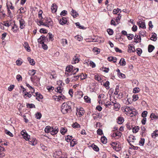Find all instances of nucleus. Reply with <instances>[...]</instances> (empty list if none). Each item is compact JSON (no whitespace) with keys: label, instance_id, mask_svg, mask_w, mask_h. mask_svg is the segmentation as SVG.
<instances>
[{"label":"nucleus","instance_id":"nucleus-1","mask_svg":"<svg viewBox=\"0 0 158 158\" xmlns=\"http://www.w3.org/2000/svg\"><path fill=\"white\" fill-rule=\"evenodd\" d=\"M73 103L71 102H68L63 103L61 106V110L63 114L70 113L72 111V106L74 105Z\"/></svg>","mask_w":158,"mask_h":158},{"label":"nucleus","instance_id":"nucleus-2","mask_svg":"<svg viewBox=\"0 0 158 158\" xmlns=\"http://www.w3.org/2000/svg\"><path fill=\"white\" fill-rule=\"evenodd\" d=\"M48 41V38L44 35H41L38 39V42L40 44H42L44 43L45 42H46Z\"/></svg>","mask_w":158,"mask_h":158},{"label":"nucleus","instance_id":"nucleus-3","mask_svg":"<svg viewBox=\"0 0 158 158\" xmlns=\"http://www.w3.org/2000/svg\"><path fill=\"white\" fill-rule=\"evenodd\" d=\"M46 22H44L45 26L49 27H50L52 28L53 26V23L51 19L47 18L45 20Z\"/></svg>","mask_w":158,"mask_h":158},{"label":"nucleus","instance_id":"nucleus-4","mask_svg":"<svg viewBox=\"0 0 158 158\" xmlns=\"http://www.w3.org/2000/svg\"><path fill=\"white\" fill-rule=\"evenodd\" d=\"M76 111V115L78 116L79 117H81L85 113L84 109L81 107L80 108H77Z\"/></svg>","mask_w":158,"mask_h":158},{"label":"nucleus","instance_id":"nucleus-5","mask_svg":"<svg viewBox=\"0 0 158 158\" xmlns=\"http://www.w3.org/2000/svg\"><path fill=\"white\" fill-rule=\"evenodd\" d=\"M21 134L23 135V138L26 140H29V139L31 140L30 138V135H28L25 130H22L21 132Z\"/></svg>","mask_w":158,"mask_h":158},{"label":"nucleus","instance_id":"nucleus-6","mask_svg":"<svg viewBox=\"0 0 158 158\" xmlns=\"http://www.w3.org/2000/svg\"><path fill=\"white\" fill-rule=\"evenodd\" d=\"M51 128L50 133L52 135L56 134L58 132V128L57 127H52Z\"/></svg>","mask_w":158,"mask_h":158},{"label":"nucleus","instance_id":"nucleus-7","mask_svg":"<svg viewBox=\"0 0 158 158\" xmlns=\"http://www.w3.org/2000/svg\"><path fill=\"white\" fill-rule=\"evenodd\" d=\"M112 103L113 104L114 106V109L116 111H118L120 107L119 104L115 100L112 102Z\"/></svg>","mask_w":158,"mask_h":158},{"label":"nucleus","instance_id":"nucleus-8","mask_svg":"<svg viewBox=\"0 0 158 158\" xmlns=\"http://www.w3.org/2000/svg\"><path fill=\"white\" fill-rule=\"evenodd\" d=\"M19 24H20V28L21 29H23L25 27L26 25V23L24 20L21 18L19 20Z\"/></svg>","mask_w":158,"mask_h":158},{"label":"nucleus","instance_id":"nucleus-9","mask_svg":"<svg viewBox=\"0 0 158 158\" xmlns=\"http://www.w3.org/2000/svg\"><path fill=\"white\" fill-rule=\"evenodd\" d=\"M137 24L139 27L142 28L143 29H145L146 28L145 23L142 21H140L137 22Z\"/></svg>","mask_w":158,"mask_h":158},{"label":"nucleus","instance_id":"nucleus-10","mask_svg":"<svg viewBox=\"0 0 158 158\" xmlns=\"http://www.w3.org/2000/svg\"><path fill=\"white\" fill-rule=\"evenodd\" d=\"M34 97L36 96V99L38 101H40V99H42L43 98V96L38 92L36 93L35 95H33Z\"/></svg>","mask_w":158,"mask_h":158},{"label":"nucleus","instance_id":"nucleus-11","mask_svg":"<svg viewBox=\"0 0 158 158\" xmlns=\"http://www.w3.org/2000/svg\"><path fill=\"white\" fill-rule=\"evenodd\" d=\"M79 61V59L78 58V56L77 54L73 57L72 61V64H75L78 62Z\"/></svg>","mask_w":158,"mask_h":158},{"label":"nucleus","instance_id":"nucleus-12","mask_svg":"<svg viewBox=\"0 0 158 158\" xmlns=\"http://www.w3.org/2000/svg\"><path fill=\"white\" fill-rule=\"evenodd\" d=\"M57 9V6L55 3H53L52 6H51V9L53 13H55L56 12Z\"/></svg>","mask_w":158,"mask_h":158},{"label":"nucleus","instance_id":"nucleus-13","mask_svg":"<svg viewBox=\"0 0 158 158\" xmlns=\"http://www.w3.org/2000/svg\"><path fill=\"white\" fill-rule=\"evenodd\" d=\"M73 67L71 65H69L66 67V71L69 73L71 72L73 73Z\"/></svg>","mask_w":158,"mask_h":158},{"label":"nucleus","instance_id":"nucleus-14","mask_svg":"<svg viewBox=\"0 0 158 158\" xmlns=\"http://www.w3.org/2000/svg\"><path fill=\"white\" fill-rule=\"evenodd\" d=\"M59 23L60 24L63 25L67 23V20L66 19L65 17H62L61 19L59 20Z\"/></svg>","mask_w":158,"mask_h":158},{"label":"nucleus","instance_id":"nucleus-15","mask_svg":"<svg viewBox=\"0 0 158 158\" xmlns=\"http://www.w3.org/2000/svg\"><path fill=\"white\" fill-rule=\"evenodd\" d=\"M122 135V133L119 131H117L116 132L113 133L111 136L113 137H115L117 136L121 137Z\"/></svg>","mask_w":158,"mask_h":158},{"label":"nucleus","instance_id":"nucleus-16","mask_svg":"<svg viewBox=\"0 0 158 158\" xmlns=\"http://www.w3.org/2000/svg\"><path fill=\"white\" fill-rule=\"evenodd\" d=\"M71 15L74 18L76 17L78 15L77 12L73 9L71 12Z\"/></svg>","mask_w":158,"mask_h":158},{"label":"nucleus","instance_id":"nucleus-17","mask_svg":"<svg viewBox=\"0 0 158 158\" xmlns=\"http://www.w3.org/2000/svg\"><path fill=\"white\" fill-rule=\"evenodd\" d=\"M108 60L110 61H113L114 63L116 62L117 58L116 57L113 56H110L108 58Z\"/></svg>","mask_w":158,"mask_h":158},{"label":"nucleus","instance_id":"nucleus-18","mask_svg":"<svg viewBox=\"0 0 158 158\" xmlns=\"http://www.w3.org/2000/svg\"><path fill=\"white\" fill-rule=\"evenodd\" d=\"M29 139V141L30 142V144L32 145H35L37 143V141L35 138H33L32 139Z\"/></svg>","mask_w":158,"mask_h":158},{"label":"nucleus","instance_id":"nucleus-19","mask_svg":"<svg viewBox=\"0 0 158 158\" xmlns=\"http://www.w3.org/2000/svg\"><path fill=\"white\" fill-rule=\"evenodd\" d=\"M122 110H123L124 111H125L126 112H128L131 110L130 107L127 106H124L123 107H122Z\"/></svg>","mask_w":158,"mask_h":158},{"label":"nucleus","instance_id":"nucleus-20","mask_svg":"<svg viewBox=\"0 0 158 158\" xmlns=\"http://www.w3.org/2000/svg\"><path fill=\"white\" fill-rule=\"evenodd\" d=\"M128 52H133L135 51V49L134 47L130 44L128 45Z\"/></svg>","mask_w":158,"mask_h":158},{"label":"nucleus","instance_id":"nucleus-21","mask_svg":"<svg viewBox=\"0 0 158 158\" xmlns=\"http://www.w3.org/2000/svg\"><path fill=\"white\" fill-rule=\"evenodd\" d=\"M117 122L118 124H122L124 122V119L122 117H118L117 118Z\"/></svg>","mask_w":158,"mask_h":158},{"label":"nucleus","instance_id":"nucleus-22","mask_svg":"<svg viewBox=\"0 0 158 158\" xmlns=\"http://www.w3.org/2000/svg\"><path fill=\"white\" fill-rule=\"evenodd\" d=\"M79 77V76L77 75L73 76L70 78L71 81L74 82L77 81Z\"/></svg>","mask_w":158,"mask_h":158},{"label":"nucleus","instance_id":"nucleus-23","mask_svg":"<svg viewBox=\"0 0 158 158\" xmlns=\"http://www.w3.org/2000/svg\"><path fill=\"white\" fill-rule=\"evenodd\" d=\"M155 47L152 45L150 44L148 45V51L149 52H151L154 49Z\"/></svg>","mask_w":158,"mask_h":158},{"label":"nucleus","instance_id":"nucleus-24","mask_svg":"<svg viewBox=\"0 0 158 158\" xmlns=\"http://www.w3.org/2000/svg\"><path fill=\"white\" fill-rule=\"evenodd\" d=\"M156 34L155 33H152L151 40L153 41H156L157 40Z\"/></svg>","mask_w":158,"mask_h":158},{"label":"nucleus","instance_id":"nucleus-25","mask_svg":"<svg viewBox=\"0 0 158 158\" xmlns=\"http://www.w3.org/2000/svg\"><path fill=\"white\" fill-rule=\"evenodd\" d=\"M158 136V130H155L152 135V138H155L156 137Z\"/></svg>","mask_w":158,"mask_h":158},{"label":"nucleus","instance_id":"nucleus-26","mask_svg":"<svg viewBox=\"0 0 158 158\" xmlns=\"http://www.w3.org/2000/svg\"><path fill=\"white\" fill-rule=\"evenodd\" d=\"M27 59L30 64L31 65H34L35 64V62L33 59H31L30 57H28Z\"/></svg>","mask_w":158,"mask_h":158},{"label":"nucleus","instance_id":"nucleus-27","mask_svg":"<svg viewBox=\"0 0 158 158\" xmlns=\"http://www.w3.org/2000/svg\"><path fill=\"white\" fill-rule=\"evenodd\" d=\"M135 38H136L138 41H135L134 42L137 43H140L141 42V38L140 35L139 36L137 35H135Z\"/></svg>","mask_w":158,"mask_h":158},{"label":"nucleus","instance_id":"nucleus-28","mask_svg":"<svg viewBox=\"0 0 158 158\" xmlns=\"http://www.w3.org/2000/svg\"><path fill=\"white\" fill-rule=\"evenodd\" d=\"M101 142L103 144H106L107 143V139L105 136H102L101 138Z\"/></svg>","mask_w":158,"mask_h":158},{"label":"nucleus","instance_id":"nucleus-29","mask_svg":"<svg viewBox=\"0 0 158 158\" xmlns=\"http://www.w3.org/2000/svg\"><path fill=\"white\" fill-rule=\"evenodd\" d=\"M67 131V129L65 127L61 128L60 132L62 134L64 135Z\"/></svg>","mask_w":158,"mask_h":158},{"label":"nucleus","instance_id":"nucleus-30","mask_svg":"<svg viewBox=\"0 0 158 158\" xmlns=\"http://www.w3.org/2000/svg\"><path fill=\"white\" fill-rule=\"evenodd\" d=\"M63 89V88L60 86L57 87L55 91L56 92H57L59 93H61Z\"/></svg>","mask_w":158,"mask_h":158},{"label":"nucleus","instance_id":"nucleus-31","mask_svg":"<svg viewBox=\"0 0 158 158\" xmlns=\"http://www.w3.org/2000/svg\"><path fill=\"white\" fill-rule=\"evenodd\" d=\"M150 118L152 119H158V116L156 115L155 114L152 113L151 114Z\"/></svg>","mask_w":158,"mask_h":158},{"label":"nucleus","instance_id":"nucleus-32","mask_svg":"<svg viewBox=\"0 0 158 158\" xmlns=\"http://www.w3.org/2000/svg\"><path fill=\"white\" fill-rule=\"evenodd\" d=\"M51 127L49 126H46L45 129L44 131L46 133H49L50 132Z\"/></svg>","mask_w":158,"mask_h":158},{"label":"nucleus","instance_id":"nucleus-33","mask_svg":"<svg viewBox=\"0 0 158 158\" xmlns=\"http://www.w3.org/2000/svg\"><path fill=\"white\" fill-rule=\"evenodd\" d=\"M26 106L27 107L30 108H35V105L33 104H27Z\"/></svg>","mask_w":158,"mask_h":158},{"label":"nucleus","instance_id":"nucleus-34","mask_svg":"<svg viewBox=\"0 0 158 158\" xmlns=\"http://www.w3.org/2000/svg\"><path fill=\"white\" fill-rule=\"evenodd\" d=\"M119 63L122 66H124L126 64V62L123 58H121L120 59Z\"/></svg>","mask_w":158,"mask_h":158},{"label":"nucleus","instance_id":"nucleus-35","mask_svg":"<svg viewBox=\"0 0 158 158\" xmlns=\"http://www.w3.org/2000/svg\"><path fill=\"white\" fill-rule=\"evenodd\" d=\"M114 5L112 4L108 5L107 7V9L109 11H111L113 8Z\"/></svg>","mask_w":158,"mask_h":158},{"label":"nucleus","instance_id":"nucleus-36","mask_svg":"<svg viewBox=\"0 0 158 158\" xmlns=\"http://www.w3.org/2000/svg\"><path fill=\"white\" fill-rule=\"evenodd\" d=\"M46 37L48 38V39L49 38L50 40L52 41L53 40V36L52 34L51 33H48Z\"/></svg>","mask_w":158,"mask_h":158},{"label":"nucleus","instance_id":"nucleus-37","mask_svg":"<svg viewBox=\"0 0 158 158\" xmlns=\"http://www.w3.org/2000/svg\"><path fill=\"white\" fill-rule=\"evenodd\" d=\"M61 43L63 44V46H65L68 44V42L66 39H62L61 41Z\"/></svg>","mask_w":158,"mask_h":158},{"label":"nucleus","instance_id":"nucleus-38","mask_svg":"<svg viewBox=\"0 0 158 158\" xmlns=\"http://www.w3.org/2000/svg\"><path fill=\"white\" fill-rule=\"evenodd\" d=\"M110 82L108 81H107L105 83L103 84V85L107 89H109L110 88L109 87Z\"/></svg>","mask_w":158,"mask_h":158},{"label":"nucleus","instance_id":"nucleus-39","mask_svg":"<svg viewBox=\"0 0 158 158\" xmlns=\"http://www.w3.org/2000/svg\"><path fill=\"white\" fill-rule=\"evenodd\" d=\"M21 59H19L16 62V64L17 65H21L23 63V61H22Z\"/></svg>","mask_w":158,"mask_h":158},{"label":"nucleus","instance_id":"nucleus-40","mask_svg":"<svg viewBox=\"0 0 158 158\" xmlns=\"http://www.w3.org/2000/svg\"><path fill=\"white\" fill-rule=\"evenodd\" d=\"M139 129L138 126L135 127L133 128V132L134 133H136L138 132Z\"/></svg>","mask_w":158,"mask_h":158},{"label":"nucleus","instance_id":"nucleus-41","mask_svg":"<svg viewBox=\"0 0 158 158\" xmlns=\"http://www.w3.org/2000/svg\"><path fill=\"white\" fill-rule=\"evenodd\" d=\"M36 73V70L32 69L29 71L28 73L30 75L33 76Z\"/></svg>","mask_w":158,"mask_h":158},{"label":"nucleus","instance_id":"nucleus-42","mask_svg":"<svg viewBox=\"0 0 158 158\" xmlns=\"http://www.w3.org/2000/svg\"><path fill=\"white\" fill-rule=\"evenodd\" d=\"M7 9H11L12 10H14V7L12 6V3H10L9 4H7L6 5Z\"/></svg>","mask_w":158,"mask_h":158},{"label":"nucleus","instance_id":"nucleus-43","mask_svg":"<svg viewBox=\"0 0 158 158\" xmlns=\"http://www.w3.org/2000/svg\"><path fill=\"white\" fill-rule=\"evenodd\" d=\"M12 30H13V32H16L18 30V28L17 26L15 25L14 26H13L12 27Z\"/></svg>","mask_w":158,"mask_h":158},{"label":"nucleus","instance_id":"nucleus-44","mask_svg":"<svg viewBox=\"0 0 158 158\" xmlns=\"http://www.w3.org/2000/svg\"><path fill=\"white\" fill-rule=\"evenodd\" d=\"M80 77L81 80H84L87 77V75L86 74L82 73L81 75H79Z\"/></svg>","mask_w":158,"mask_h":158},{"label":"nucleus","instance_id":"nucleus-45","mask_svg":"<svg viewBox=\"0 0 158 158\" xmlns=\"http://www.w3.org/2000/svg\"><path fill=\"white\" fill-rule=\"evenodd\" d=\"M76 144L77 142L76 141V140L73 139L71 141L70 145L71 146L73 147Z\"/></svg>","mask_w":158,"mask_h":158},{"label":"nucleus","instance_id":"nucleus-46","mask_svg":"<svg viewBox=\"0 0 158 158\" xmlns=\"http://www.w3.org/2000/svg\"><path fill=\"white\" fill-rule=\"evenodd\" d=\"M94 79L99 82H101L102 80L101 77L98 75H96L94 76Z\"/></svg>","mask_w":158,"mask_h":158},{"label":"nucleus","instance_id":"nucleus-47","mask_svg":"<svg viewBox=\"0 0 158 158\" xmlns=\"http://www.w3.org/2000/svg\"><path fill=\"white\" fill-rule=\"evenodd\" d=\"M128 39L129 40H131L133 39V38L134 37V35L131 34H128L127 35V36Z\"/></svg>","mask_w":158,"mask_h":158},{"label":"nucleus","instance_id":"nucleus-48","mask_svg":"<svg viewBox=\"0 0 158 158\" xmlns=\"http://www.w3.org/2000/svg\"><path fill=\"white\" fill-rule=\"evenodd\" d=\"M72 127L73 128H79L80 127V125L77 123H75L72 125Z\"/></svg>","mask_w":158,"mask_h":158},{"label":"nucleus","instance_id":"nucleus-49","mask_svg":"<svg viewBox=\"0 0 158 158\" xmlns=\"http://www.w3.org/2000/svg\"><path fill=\"white\" fill-rule=\"evenodd\" d=\"M119 92V90L118 86H117L115 88V91L114 92V94L115 95H118V96H119V94H118Z\"/></svg>","mask_w":158,"mask_h":158},{"label":"nucleus","instance_id":"nucleus-50","mask_svg":"<svg viewBox=\"0 0 158 158\" xmlns=\"http://www.w3.org/2000/svg\"><path fill=\"white\" fill-rule=\"evenodd\" d=\"M119 11L120 12H121V9L118 8L117 9H114L113 10V13L114 14H116Z\"/></svg>","mask_w":158,"mask_h":158},{"label":"nucleus","instance_id":"nucleus-51","mask_svg":"<svg viewBox=\"0 0 158 158\" xmlns=\"http://www.w3.org/2000/svg\"><path fill=\"white\" fill-rule=\"evenodd\" d=\"M132 98H133L132 100L133 101H134V102H135L136 101H137L139 98L138 95L134 94L133 95Z\"/></svg>","mask_w":158,"mask_h":158},{"label":"nucleus","instance_id":"nucleus-52","mask_svg":"<svg viewBox=\"0 0 158 158\" xmlns=\"http://www.w3.org/2000/svg\"><path fill=\"white\" fill-rule=\"evenodd\" d=\"M85 101L86 102L89 103L90 102V98L87 96H85L84 97Z\"/></svg>","mask_w":158,"mask_h":158},{"label":"nucleus","instance_id":"nucleus-53","mask_svg":"<svg viewBox=\"0 0 158 158\" xmlns=\"http://www.w3.org/2000/svg\"><path fill=\"white\" fill-rule=\"evenodd\" d=\"M5 132L6 134L10 136L11 137H13V134L9 131L7 130H5Z\"/></svg>","mask_w":158,"mask_h":158},{"label":"nucleus","instance_id":"nucleus-54","mask_svg":"<svg viewBox=\"0 0 158 158\" xmlns=\"http://www.w3.org/2000/svg\"><path fill=\"white\" fill-rule=\"evenodd\" d=\"M92 147L94 151L96 152L99 151V148L97 146L95 145H92Z\"/></svg>","mask_w":158,"mask_h":158},{"label":"nucleus","instance_id":"nucleus-55","mask_svg":"<svg viewBox=\"0 0 158 158\" xmlns=\"http://www.w3.org/2000/svg\"><path fill=\"white\" fill-rule=\"evenodd\" d=\"M75 24L77 26H78V28L82 29H85V27L83 26H81L80 24V23L79 22L76 23H75Z\"/></svg>","mask_w":158,"mask_h":158},{"label":"nucleus","instance_id":"nucleus-56","mask_svg":"<svg viewBox=\"0 0 158 158\" xmlns=\"http://www.w3.org/2000/svg\"><path fill=\"white\" fill-rule=\"evenodd\" d=\"M140 89L138 87H136L134 88L133 89V92L134 93H138L139 92Z\"/></svg>","mask_w":158,"mask_h":158},{"label":"nucleus","instance_id":"nucleus-57","mask_svg":"<svg viewBox=\"0 0 158 158\" xmlns=\"http://www.w3.org/2000/svg\"><path fill=\"white\" fill-rule=\"evenodd\" d=\"M42 115L40 112H37L35 114V117L38 119H40Z\"/></svg>","mask_w":158,"mask_h":158},{"label":"nucleus","instance_id":"nucleus-58","mask_svg":"<svg viewBox=\"0 0 158 158\" xmlns=\"http://www.w3.org/2000/svg\"><path fill=\"white\" fill-rule=\"evenodd\" d=\"M73 73H72V74L73 75H75L77 72L79 71V69L78 68H75L73 67Z\"/></svg>","mask_w":158,"mask_h":158},{"label":"nucleus","instance_id":"nucleus-59","mask_svg":"<svg viewBox=\"0 0 158 158\" xmlns=\"http://www.w3.org/2000/svg\"><path fill=\"white\" fill-rule=\"evenodd\" d=\"M147 111H144L142 113L141 116L143 118H145L147 116Z\"/></svg>","mask_w":158,"mask_h":158},{"label":"nucleus","instance_id":"nucleus-60","mask_svg":"<svg viewBox=\"0 0 158 158\" xmlns=\"http://www.w3.org/2000/svg\"><path fill=\"white\" fill-rule=\"evenodd\" d=\"M40 33H47V30L44 28H41L40 29Z\"/></svg>","mask_w":158,"mask_h":158},{"label":"nucleus","instance_id":"nucleus-61","mask_svg":"<svg viewBox=\"0 0 158 158\" xmlns=\"http://www.w3.org/2000/svg\"><path fill=\"white\" fill-rule=\"evenodd\" d=\"M107 32L108 34L110 35H112L113 34V30L111 29H107Z\"/></svg>","mask_w":158,"mask_h":158},{"label":"nucleus","instance_id":"nucleus-62","mask_svg":"<svg viewBox=\"0 0 158 158\" xmlns=\"http://www.w3.org/2000/svg\"><path fill=\"white\" fill-rule=\"evenodd\" d=\"M137 53L139 56H140L142 52V50L140 48H138L136 49Z\"/></svg>","mask_w":158,"mask_h":158},{"label":"nucleus","instance_id":"nucleus-63","mask_svg":"<svg viewBox=\"0 0 158 158\" xmlns=\"http://www.w3.org/2000/svg\"><path fill=\"white\" fill-rule=\"evenodd\" d=\"M67 14V11L65 10H63L60 13V15H62L64 16H66Z\"/></svg>","mask_w":158,"mask_h":158},{"label":"nucleus","instance_id":"nucleus-64","mask_svg":"<svg viewBox=\"0 0 158 158\" xmlns=\"http://www.w3.org/2000/svg\"><path fill=\"white\" fill-rule=\"evenodd\" d=\"M144 139L141 138V140L139 141V144L142 146H143L144 143Z\"/></svg>","mask_w":158,"mask_h":158}]
</instances>
